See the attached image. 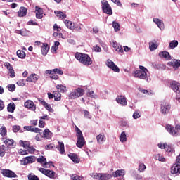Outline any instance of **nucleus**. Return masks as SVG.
<instances>
[{
    "instance_id": "obj_4",
    "label": "nucleus",
    "mask_w": 180,
    "mask_h": 180,
    "mask_svg": "<svg viewBox=\"0 0 180 180\" xmlns=\"http://www.w3.org/2000/svg\"><path fill=\"white\" fill-rule=\"evenodd\" d=\"M91 178L97 180H109L112 176L108 173H92L90 174Z\"/></svg>"
},
{
    "instance_id": "obj_11",
    "label": "nucleus",
    "mask_w": 180,
    "mask_h": 180,
    "mask_svg": "<svg viewBox=\"0 0 180 180\" xmlns=\"http://www.w3.org/2000/svg\"><path fill=\"white\" fill-rule=\"evenodd\" d=\"M36 161L35 156H27L21 160V164L22 165H27V164H33Z\"/></svg>"
},
{
    "instance_id": "obj_50",
    "label": "nucleus",
    "mask_w": 180,
    "mask_h": 180,
    "mask_svg": "<svg viewBox=\"0 0 180 180\" xmlns=\"http://www.w3.org/2000/svg\"><path fill=\"white\" fill-rule=\"evenodd\" d=\"M17 85H18V86H25L26 85V82L25 79H20L17 82Z\"/></svg>"
},
{
    "instance_id": "obj_32",
    "label": "nucleus",
    "mask_w": 180,
    "mask_h": 180,
    "mask_svg": "<svg viewBox=\"0 0 180 180\" xmlns=\"http://www.w3.org/2000/svg\"><path fill=\"white\" fill-rule=\"evenodd\" d=\"M120 141L121 143H126L127 141V136L126 135L125 131H122L120 136Z\"/></svg>"
},
{
    "instance_id": "obj_30",
    "label": "nucleus",
    "mask_w": 180,
    "mask_h": 180,
    "mask_svg": "<svg viewBox=\"0 0 180 180\" xmlns=\"http://www.w3.org/2000/svg\"><path fill=\"white\" fill-rule=\"evenodd\" d=\"M15 109H16V105H15V103L12 102L8 104L7 110L8 112H11L13 113L15 112Z\"/></svg>"
},
{
    "instance_id": "obj_36",
    "label": "nucleus",
    "mask_w": 180,
    "mask_h": 180,
    "mask_svg": "<svg viewBox=\"0 0 180 180\" xmlns=\"http://www.w3.org/2000/svg\"><path fill=\"white\" fill-rule=\"evenodd\" d=\"M165 150L167 153H174L175 150H174V147L172 145H168L166 143V146H165Z\"/></svg>"
},
{
    "instance_id": "obj_23",
    "label": "nucleus",
    "mask_w": 180,
    "mask_h": 180,
    "mask_svg": "<svg viewBox=\"0 0 180 180\" xmlns=\"http://www.w3.org/2000/svg\"><path fill=\"white\" fill-rule=\"evenodd\" d=\"M159 56L162 58H165V60H171V55L168 51H160L159 53Z\"/></svg>"
},
{
    "instance_id": "obj_1",
    "label": "nucleus",
    "mask_w": 180,
    "mask_h": 180,
    "mask_svg": "<svg viewBox=\"0 0 180 180\" xmlns=\"http://www.w3.org/2000/svg\"><path fill=\"white\" fill-rule=\"evenodd\" d=\"M148 72V70L144 66H139V70H136L133 72L134 77L135 78H139V79H146L147 82H150L151 78L147 74Z\"/></svg>"
},
{
    "instance_id": "obj_62",
    "label": "nucleus",
    "mask_w": 180,
    "mask_h": 180,
    "mask_svg": "<svg viewBox=\"0 0 180 180\" xmlns=\"http://www.w3.org/2000/svg\"><path fill=\"white\" fill-rule=\"evenodd\" d=\"M27 25H30V26H37L39 24L34 20H30L28 21Z\"/></svg>"
},
{
    "instance_id": "obj_5",
    "label": "nucleus",
    "mask_w": 180,
    "mask_h": 180,
    "mask_svg": "<svg viewBox=\"0 0 180 180\" xmlns=\"http://www.w3.org/2000/svg\"><path fill=\"white\" fill-rule=\"evenodd\" d=\"M102 4V11L104 13L109 15V16L113 15V11L112 10V7L106 0H103L101 1Z\"/></svg>"
},
{
    "instance_id": "obj_54",
    "label": "nucleus",
    "mask_w": 180,
    "mask_h": 180,
    "mask_svg": "<svg viewBox=\"0 0 180 180\" xmlns=\"http://www.w3.org/2000/svg\"><path fill=\"white\" fill-rule=\"evenodd\" d=\"M20 130V126L19 125H14L13 126V133H18Z\"/></svg>"
},
{
    "instance_id": "obj_2",
    "label": "nucleus",
    "mask_w": 180,
    "mask_h": 180,
    "mask_svg": "<svg viewBox=\"0 0 180 180\" xmlns=\"http://www.w3.org/2000/svg\"><path fill=\"white\" fill-rule=\"evenodd\" d=\"M75 58H77L78 61H79V63H81L84 65L88 66L92 64V60L88 54L77 52L75 53Z\"/></svg>"
},
{
    "instance_id": "obj_42",
    "label": "nucleus",
    "mask_w": 180,
    "mask_h": 180,
    "mask_svg": "<svg viewBox=\"0 0 180 180\" xmlns=\"http://www.w3.org/2000/svg\"><path fill=\"white\" fill-rule=\"evenodd\" d=\"M43 103V106H44L45 109H46V110H48L49 112H54V110H53L51 108V105H50V104L46 103V102H42Z\"/></svg>"
},
{
    "instance_id": "obj_53",
    "label": "nucleus",
    "mask_w": 180,
    "mask_h": 180,
    "mask_svg": "<svg viewBox=\"0 0 180 180\" xmlns=\"http://www.w3.org/2000/svg\"><path fill=\"white\" fill-rule=\"evenodd\" d=\"M72 29H75V30H77V32H81V29H82V27L80 25L73 23Z\"/></svg>"
},
{
    "instance_id": "obj_9",
    "label": "nucleus",
    "mask_w": 180,
    "mask_h": 180,
    "mask_svg": "<svg viewBox=\"0 0 180 180\" xmlns=\"http://www.w3.org/2000/svg\"><path fill=\"white\" fill-rule=\"evenodd\" d=\"M106 65L108 67V68L112 70L114 72H120V69L119 67L115 64L114 61L110 60V59L107 60Z\"/></svg>"
},
{
    "instance_id": "obj_38",
    "label": "nucleus",
    "mask_w": 180,
    "mask_h": 180,
    "mask_svg": "<svg viewBox=\"0 0 180 180\" xmlns=\"http://www.w3.org/2000/svg\"><path fill=\"white\" fill-rule=\"evenodd\" d=\"M16 54L19 58L23 59L26 57V53L22 50H18Z\"/></svg>"
},
{
    "instance_id": "obj_47",
    "label": "nucleus",
    "mask_w": 180,
    "mask_h": 180,
    "mask_svg": "<svg viewBox=\"0 0 180 180\" xmlns=\"http://www.w3.org/2000/svg\"><path fill=\"white\" fill-rule=\"evenodd\" d=\"M27 151L29 154H33L34 151H36V149L32 146L30 145L28 148H27Z\"/></svg>"
},
{
    "instance_id": "obj_17",
    "label": "nucleus",
    "mask_w": 180,
    "mask_h": 180,
    "mask_svg": "<svg viewBox=\"0 0 180 180\" xmlns=\"http://www.w3.org/2000/svg\"><path fill=\"white\" fill-rule=\"evenodd\" d=\"M116 101L120 105H122L123 106H126L127 105V101L126 100V97L124 96H117L116 98Z\"/></svg>"
},
{
    "instance_id": "obj_56",
    "label": "nucleus",
    "mask_w": 180,
    "mask_h": 180,
    "mask_svg": "<svg viewBox=\"0 0 180 180\" xmlns=\"http://www.w3.org/2000/svg\"><path fill=\"white\" fill-rule=\"evenodd\" d=\"M35 11H36V13H41L43 15L44 13V11H43V8L39 7V6H35Z\"/></svg>"
},
{
    "instance_id": "obj_15",
    "label": "nucleus",
    "mask_w": 180,
    "mask_h": 180,
    "mask_svg": "<svg viewBox=\"0 0 180 180\" xmlns=\"http://www.w3.org/2000/svg\"><path fill=\"white\" fill-rule=\"evenodd\" d=\"M4 67H6L11 78H15V70H13V67L11 65V63L6 62L4 63Z\"/></svg>"
},
{
    "instance_id": "obj_35",
    "label": "nucleus",
    "mask_w": 180,
    "mask_h": 180,
    "mask_svg": "<svg viewBox=\"0 0 180 180\" xmlns=\"http://www.w3.org/2000/svg\"><path fill=\"white\" fill-rule=\"evenodd\" d=\"M76 92V96L77 98H79V96H82L84 95L85 91L82 88H78L76 90H75Z\"/></svg>"
},
{
    "instance_id": "obj_45",
    "label": "nucleus",
    "mask_w": 180,
    "mask_h": 180,
    "mask_svg": "<svg viewBox=\"0 0 180 180\" xmlns=\"http://www.w3.org/2000/svg\"><path fill=\"white\" fill-rule=\"evenodd\" d=\"M156 160H158V161H161L162 162H165V158L161 154H158L156 155Z\"/></svg>"
},
{
    "instance_id": "obj_20",
    "label": "nucleus",
    "mask_w": 180,
    "mask_h": 180,
    "mask_svg": "<svg viewBox=\"0 0 180 180\" xmlns=\"http://www.w3.org/2000/svg\"><path fill=\"white\" fill-rule=\"evenodd\" d=\"M68 157L75 164H78V162H79V161H80V159L78 158V155H77V154H75V153H70L68 154Z\"/></svg>"
},
{
    "instance_id": "obj_39",
    "label": "nucleus",
    "mask_w": 180,
    "mask_h": 180,
    "mask_svg": "<svg viewBox=\"0 0 180 180\" xmlns=\"http://www.w3.org/2000/svg\"><path fill=\"white\" fill-rule=\"evenodd\" d=\"M8 133V131L6 130V127L5 126H2L0 128V134L2 136V137H5Z\"/></svg>"
},
{
    "instance_id": "obj_22",
    "label": "nucleus",
    "mask_w": 180,
    "mask_h": 180,
    "mask_svg": "<svg viewBox=\"0 0 180 180\" xmlns=\"http://www.w3.org/2000/svg\"><path fill=\"white\" fill-rule=\"evenodd\" d=\"M153 22L158 25V27H159V29H160V30H164V22L161 20L157 18H154Z\"/></svg>"
},
{
    "instance_id": "obj_49",
    "label": "nucleus",
    "mask_w": 180,
    "mask_h": 180,
    "mask_svg": "<svg viewBox=\"0 0 180 180\" xmlns=\"http://www.w3.org/2000/svg\"><path fill=\"white\" fill-rule=\"evenodd\" d=\"M7 88L10 92H13L16 89V86L15 84H8Z\"/></svg>"
},
{
    "instance_id": "obj_43",
    "label": "nucleus",
    "mask_w": 180,
    "mask_h": 180,
    "mask_svg": "<svg viewBox=\"0 0 180 180\" xmlns=\"http://www.w3.org/2000/svg\"><path fill=\"white\" fill-rule=\"evenodd\" d=\"M65 26L68 27V29L72 30V27L74 26V24H72V22L68 20H65L64 22Z\"/></svg>"
},
{
    "instance_id": "obj_33",
    "label": "nucleus",
    "mask_w": 180,
    "mask_h": 180,
    "mask_svg": "<svg viewBox=\"0 0 180 180\" xmlns=\"http://www.w3.org/2000/svg\"><path fill=\"white\" fill-rule=\"evenodd\" d=\"M20 146L25 148V150H27L28 147L30 146V142L29 141H24L22 140H20L19 141Z\"/></svg>"
},
{
    "instance_id": "obj_37",
    "label": "nucleus",
    "mask_w": 180,
    "mask_h": 180,
    "mask_svg": "<svg viewBox=\"0 0 180 180\" xmlns=\"http://www.w3.org/2000/svg\"><path fill=\"white\" fill-rule=\"evenodd\" d=\"M178 41L177 40H173L170 41L169 46L172 50H174L176 47H178Z\"/></svg>"
},
{
    "instance_id": "obj_55",
    "label": "nucleus",
    "mask_w": 180,
    "mask_h": 180,
    "mask_svg": "<svg viewBox=\"0 0 180 180\" xmlns=\"http://www.w3.org/2000/svg\"><path fill=\"white\" fill-rule=\"evenodd\" d=\"M71 180H81V176L77 174L70 175Z\"/></svg>"
},
{
    "instance_id": "obj_60",
    "label": "nucleus",
    "mask_w": 180,
    "mask_h": 180,
    "mask_svg": "<svg viewBox=\"0 0 180 180\" xmlns=\"http://www.w3.org/2000/svg\"><path fill=\"white\" fill-rule=\"evenodd\" d=\"M53 70H55L54 74H59V75H63V74H64V72L60 69L55 68Z\"/></svg>"
},
{
    "instance_id": "obj_3",
    "label": "nucleus",
    "mask_w": 180,
    "mask_h": 180,
    "mask_svg": "<svg viewBox=\"0 0 180 180\" xmlns=\"http://www.w3.org/2000/svg\"><path fill=\"white\" fill-rule=\"evenodd\" d=\"M77 137V142L76 143L77 147L78 148H82L84 146H85V139L84 138V135L82 134V131L78 127H75Z\"/></svg>"
},
{
    "instance_id": "obj_31",
    "label": "nucleus",
    "mask_w": 180,
    "mask_h": 180,
    "mask_svg": "<svg viewBox=\"0 0 180 180\" xmlns=\"http://www.w3.org/2000/svg\"><path fill=\"white\" fill-rule=\"evenodd\" d=\"M54 13L58 18H60V19H65L67 18V15L64 14L62 11H55Z\"/></svg>"
},
{
    "instance_id": "obj_34",
    "label": "nucleus",
    "mask_w": 180,
    "mask_h": 180,
    "mask_svg": "<svg viewBox=\"0 0 180 180\" xmlns=\"http://www.w3.org/2000/svg\"><path fill=\"white\" fill-rule=\"evenodd\" d=\"M96 139L99 144H102L106 140V137H105V135L99 134L96 136Z\"/></svg>"
},
{
    "instance_id": "obj_40",
    "label": "nucleus",
    "mask_w": 180,
    "mask_h": 180,
    "mask_svg": "<svg viewBox=\"0 0 180 180\" xmlns=\"http://www.w3.org/2000/svg\"><path fill=\"white\" fill-rule=\"evenodd\" d=\"M158 48V45L154 42H149V49L150 51H154V50H157Z\"/></svg>"
},
{
    "instance_id": "obj_10",
    "label": "nucleus",
    "mask_w": 180,
    "mask_h": 180,
    "mask_svg": "<svg viewBox=\"0 0 180 180\" xmlns=\"http://www.w3.org/2000/svg\"><path fill=\"white\" fill-rule=\"evenodd\" d=\"M39 171H40L41 174H44V175H46V176H48V178H54V176L56 175L54 171L46 169L43 167L39 168Z\"/></svg>"
},
{
    "instance_id": "obj_21",
    "label": "nucleus",
    "mask_w": 180,
    "mask_h": 180,
    "mask_svg": "<svg viewBox=\"0 0 180 180\" xmlns=\"http://www.w3.org/2000/svg\"><path fill=\"white\" fill-rule=\"evenodd\" d=\"M58 145L56 147L57 150L60 152V154H64L65 153V148L64 146V143L61 141H58Z\"/></svg>"
},
{
    "instance_id": "obj_25",
    "label": "nucleus",
    "mask_w": 180,
    "mask_h": 180,
    "mask_svg": "<svg viewBox=\"0 0 180 180\" xmlns=\"http://www.w3.org/2000/svg\"><path fill=\"white\" fill-rule=\"evenodd\" d=\"M111 176V178H117V176H122L124 175V170L121 169V170H117L112 174H110Z\"/></svg>"
},
{
    "instance_id": "obj_63",
    "label": "nucleus",
    "mask_w": 180,
    "mask_h": 180,
    "mask_svg": "<svg viewBox=\"0 0 180 180\" xmlns=\"http://www.w3.org/2000/svg\"><path fill=\"white\" fill-rule=\"evenodd\" d=\"M15 33H17L18 34H20L21 36H25V32H23V30H15Z\"/></svg>"
},
{
    "instance_id": "obj_12",
    "label": "nucleus",
    "mask_w": 180,
    "mask_h": 180,
    "mask_svg": "<svg viewBox=\"0 0 180 180\" xmlns=\"http://www.w3.org/2000/svg\"><path fill=\"white\" fill-rule=\"evenodd\" d=\"M166 130L169 133V134H172V136H174V137H176L178 136V131L175 129V127L167 124L166 125Z\"/></svg>"
},
{
    "instance_id": "obj_59",
    "label": "nucleus",
    "mask_w": 180,
    "mask_h": 180,
    "mask_svg": "<svg viewBox=\"0 0 180 180\" xmlns=\"http://www.w3.org/2000/svg\"><path fill=\"white\" fill-rule=\"evenodd\" d=\"M18 153L20 154L21 155H26L27 154H29L27 150L23 149H20L18 150Z\"/></svg>"
},
{
    "instance_id": "obj_46",
    "label": "nucleus",
    "mask_w": 180,
    "mask_h": 180,
    "mask_svg": "<svg viewBox=\"0 0 180 180\" xmlns=\"http://www.w3.org/2000/svg\"><path fill=\"white\" fill-rule=\"evenodd\" d=\"M54 100L55 101H61V94H60L58 91H56L54 94Z\"/></svg>"
},
{
    "instance_id": "obj_14",
    "label": "nucleus",
    "mask_w": 180,
    "mask_h": 180,
    "mask_svg": "<svg viewBox=\"0 0 180 180\" xmlns=\"http://www.w3.org/2000/svg\"><path fill=\"white\" fill-rule=\"evenodd\" d=\"M24 106L25 108H27V109H30V110H36V105L32 100H27L25 102Z\"/></svg>"
},
{
    "instance_id": "obj_26",
    "label": "nucleus",
    "mask_w": 180,
    "mask_h": 180,
    "mask_svg": "<svg viewBox=\"0 0 180 180\" xmlns=\"http://www.w3.org/2000/svg\"><path fill=\"white\" fill-rule=\"evenodd\" d=\"M152 66L155 70H165V67H166L165 65L161 64V63H157V62L153 63Z\"/></svg>"
},
{
    "instance_id": "obj_28",
    "label": "nucleus",
    "mask_w": 180,
    "mask_h": 180,
    "mask_svg": "<svg viewBox=\"0 0 180 180\" xmlns=\"http://www.w3.org/2000/svg\"><path fill=\"white\" fill-rule=\"evenodd\" d=\"M44 136L46 140H49V139H51V137H53V133L50 131V129H46L44 131Z\"/></svg>"
},
{
    "instance_id": "obj_57",
    "label": "nucleus",
    "mask_w": 180,
    "mask_h": 180,
    "mask_svg": "<svg viewBox=\"0 0 180 180\" xmlns=\"http://www.w3.org/2000/svg\"><path fill=\"white\" fill-rule=\"evenodd\" d=\"M70 99H75V98L77 97V93L75 91V90L74 91H72L69 96Z\"/></svg>"
},
{
    "instance_id": "obj_41",
    "label": "nucleus",
    "mask_w": 180,
    "mask_h": 180,
    "mask_svg": "<svg viewBox=\"0 0 180 180\" xmlns=\"http://www.w3.org/2000/svg\"><path fill=\"white\" fill-rule=\"evenodd\" d=\"M112 25L115 32H119L120 30V25L118 22L113 21Z\"/></svg>"
},
{
    "instance_id": "obj_24",
    "label": "nucleus",
    "mask_w": 180,
    "mask_h": 180,
    "mask_svg": "<svg viewBox=\"0 0 180 180\" xmlns=\"http://www.w3.org/2000/svg\"><path fill=\"white\" fill-rule=\"evenodd\" d=\"M27 13V9L25 7H20L18 13V16L19 18H23V16H26Z\"/></svg>"
},
{
    "instance_id": "obj_48",
    "label": "nucleus",
    "mask_w": 180,
    "mask_h": 180,
    "mask_svg": "<svg viewBox=\"0 0 180 180\" xmlns=\"http://www.w3.org/2000/svg\"><path fill=\"white\" fill-rule=\"evenodd\" d=\"M56 88L58 91H60V92H65V86L62 84H58Z\"/></svg>"
},
{
    "instance_id": "obj_51",
    "label": "nucleus",
    "mask_w": 180,
    "mask_h": 180,
    "mask_svg": "<svg viewBox=\"0 0 180 180\" xmlns=\"http://www.w3.org/2000/svg\"><path fill=\"white\" fill-rule=\"evenodd\" d=\"M27 176L28 180H40L39 177L34 174H29Z\"/></svg>"
},
{
    "instance_id": "obj_18",
    "label": "nucleus",
    "mask_w": 180,
    "mask_h": 180,
    "mask_svg": "<svg viewBox=\"0 0 180 180\" xmlns=\"http://www.w3.org/2000/svg\"><path fill=\"white\" fill-rule=\"evenodd\" d=\"M39 79V75L37 74H31L29 77H27L26 81L27 82H34L36 83V82Z\"/></svg>"
},
{
    "instance_id": "obj_19",
    "label": "nucleus",
    "mask_w": 180,
    "mask_h": 180,
    "mask_svg": "<svg viewBox=\"0 0 180 180\" xmlns=\"http://www.w3.org/2000/svg\"><path fill=\"white\" fill-rule=\"evenodd\" d=\"M49 50H50V46H49V44L46 43L42 44V46H41V51L42 56H47Z\"/></svg>"
},
{
    "instance_id": "obj_58",
    "label": "nucleus",
    "mask_w": 180,
    "mask_h": 180,
    "mask_svg": "<svg viewBox=\"0 0 180 180\" xmlns=\"http://www.w3.org/2000/svg\"><path fill=\"white\" fill-rule=\"evenodd\" d=\"M84 117L86 119H91L92 116H91V114H89V111L85 110H84Z\"/></svg>"
},
{
    "instance_id": "obj_64",
    "label": "nucleus",
    "mask_w": 180,
    "mask_h": 180,
    "mask_svg": "<svg viewBox=\"0 0 180 180\" xmlns=\"http://www.w3.org/2000/svg\"><path fill=\"white\" fill-rule=\"evenodd\" d=\"M141 117L140 113L138 112H134L132 117L134 119H139V117Z\"/></svg>"
},
{
    "instance_id": "obj_7",
    "label": "nucleus",
    "mask_w": 180,
    "mask_h": 180,
    "mask_svg": "<svg viewBox=\"0 0 180 180\" xmlns=\"http://www.w3.org/2000/svg\"><path fill=\"white\" fill-rule=\"evenodd\" d=\"M172 174H180V154L176 157V162L171 167Z\"/></svg>"
},
{
    "instance_id": "obj_13",
    "label": "nucleus",
    "mask_w": 180,
    "mask_h": 180,
    "mask_svg": "<svg viewBox=\"0 0 180 180\" xmlns=\"http://www.w3.org/2000/svg\"><path fill=\"white\" fill-rule=\"evenodd\" d=\"M170 86L177 95H180V84L179 82L174 81L170 84Z\"/></svg>"
},
{
    "instance_id": "obj_44",
    "label": "nucleus",
    "mask_w": 180,
    "mask_h": 180,
    "mask_svg": "<svg viewBox=\"0 0 180 180\" xmlns=\"http://www.w3.org/2000/svg\"><path fill=\"white\" fill-rule=\"evenodd\" d=\"M113 47L114 49H115V50L117 51H118V53H123V47H122V46H117V44H113Z\"/></svg>"
},
{
    "instance_id": "obj_8",
    "label": "nucleus",
    "mask_w": 180,
    "mask_h": 180,
    "mask_svg": "<svg viewBox=\"0 0 180 180\" xmlns=\"http://www.w3.org/2000/svg\"><path fill=\"white\" fill-rule=\"evenodd\" d=\"M1 174L6 178H18V175L11 169H3Z\"/></svg>"
},
{
    "instance_id": "obj_29",
    "label": "nucleus",
    "mask_w": 180,
    "mask_h": 180,
    "mask_svg": "<svg viewBox=\"0 0 180 180\" xmlns=\"http://www.w3.org/2000/svg\"><path fill=\"white\" fill-rule=\"evenodd\" d=\"M4 143L6 146H12L13 148H15L16 147V144H15V141L12 139H7L4 141Z\"/></svg>"
},
{
    "instance_id": "obj_6",
    "label": "nucleus",
    "mask_w": 180,
    "mask_h": 180,
    "mask_svg": "<svg viewBox=\"0 0 180 180\" xmlns=\"http://www.w3.org/2000/svg\"><path fill=\"white\" fill-rule=\"evenodd\" d=\"M160 110L164 116L168 115L169 110H171V104L167 102H162L160 105Z\"/></svg>"
},
{
    "instance_id": "obj_27",
    "label": "nucleus",
    "mask_w": 180,
    "mask_h": 180,
    "mask_svg": "<svg viewBox=\"0 0 180 180\" xmlns=\"http://www.w3.org/2000/svg\"><path fill=\"white\" fill-rule=\"evenodd\" d=\"M37 162H39V164H42V167H44L49 164L47 162V159L43 155L39 156V158L37 159Z\"/></svg>"
},
{
    "instance_id": "obj_16",
    "label": "nucleus",
    "mask_w": 180,
    "mask_h": 180,
    "mask_svg": "<svg viewBox=\"0 0 180 180\" xmlns=\"http://www.w3.org/2000/svg\"><path fill=\"white\" fill-rule=\"evenodd\" d=\"M169 67H173L175 70H178L180 67V60L177 59H173L171 62L167 63Z\"/></svg>"
},
{
    "instance_id": "obj_61",
    "label": "nucleus",
    "mask_w": 180,
    "mask_h": 180,
    "mask_svg": "<svg viewBox=\"0 0 180 180\" xmlns=\"http://www.w3.org/2000/svg\"><path fill=\"white\" fill-rule=\"evenodd\" d=\"M139 92H141L142 94H145L146 95H150V91L148 90H146L144 89L139 88Z\"/></svg>"
},
{
    "instance_id": "obj_52",
    "label": "nucleus",
    "mask_w": 180,
    "mask_h": 180,
    "mask_svg": "<svg viewBox=\"0 0 180 180\" xmlns=\"http://www.w3.org/2000/svg\"><path fill=\"white\" fill-rule=\"evenodd\" d=\"M146 168V165H144V163H141L139 166V171H140V172H144Z\"/></svg>"
}]
</instances>
